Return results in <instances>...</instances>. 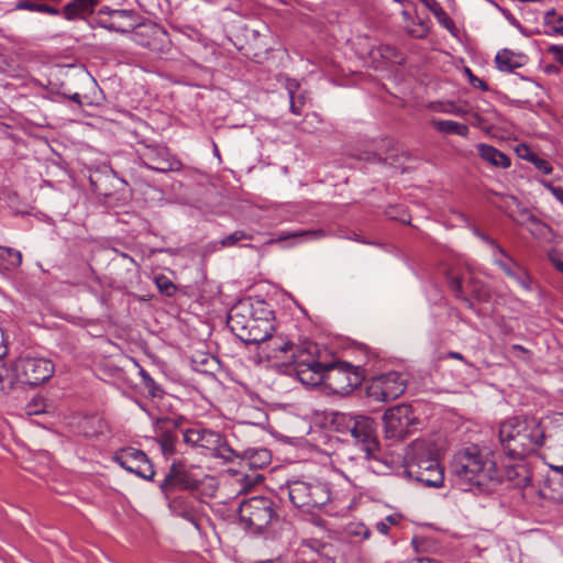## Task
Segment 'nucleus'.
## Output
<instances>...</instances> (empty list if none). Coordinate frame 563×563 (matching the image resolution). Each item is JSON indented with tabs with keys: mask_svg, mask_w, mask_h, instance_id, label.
<instances>
[{
	"mask_svg": "<svg viewBox=\"0 0 563 563\" xmlns=\"http://www.w3.org/2000/svg\"><path fill=\"white\" fill-rule=\"evenodd\" d=\"M13 372L21 384L37 386L53 376L55 366L48 358L22 355L13 363Z\"/></svg>",
	"mask_w": 563,
	"mask_h": 563,
	"instance_id": "f8f14e48",
	"label": "nucleus"
},
{
	"mask_svg": "<svg viewBox=\"0 0 563 563\" xmlns=\"http://www.w3.org/2000/svg\"><path fill=\"white\" fill-rule=\"evenodd\" d=\"M77 432L86 438H96L109 430L108 422L97 415L81 417L76 426Z\"/></svg>",
	"mask_w": 563,
	"mask_h": 563,
	"instance_id": "a211bd4d",
	"label": "nucleus"
},
{
	"mask_svg": "<svg viewBox=\"0 0 563 563\" xmlns=\"http://www.w3.org/2000/svg\"><path fill=\"white\" fill-rule=\"evenodd\" d=\"M46 408L47 406L43 399L34 398L25 406V413L27 416H37L47 412Z\"/></svg>",
	"mask_w": 563,
	"mask_h": 563,
	"instance_id": "4c0bfd02",
	"label": "nucleus"
},
{
	"mask_svg": "<svg viewBox=\"0 0 563 563\" xmlns=\"http://www.w3.org/2000/svg\"><path fill=\"white\" fill-rule=\"evenodd\" d=\"M428 8L431 10V12L435 15L437 7H441L440 3L435 0H430L427 2Z\"/></svg>",
	"mask_w": 563,
	"mask_h": 563,
	"instance_id": "4d7b16f0",
	"label": "nucleus"
},
{
	"mask_svg": "<svg viewBox=\"0 0 563 563\" xmlns=\"http://www.w3.org/2000/svg\"><path fill=\"white\" fill-rule=\"evenodd\" d=\"M511 349H512V350H515V351H520V352H522V353H528V350H527V349H525V347H523L522 345H520V344H514V345L511 346Z\"/></svg>",
	"mask_w": 563,
	"mask_h": 563,
	"instance_id": "052dcab7",
	"label": "nucleus"
},
{
	"mask_svg": "<svg viewBox=\"0 0 563 563\" xmlns=\"http://www.w3.org/2000/svg\"><path fill=\"white\" fill-rule=\"evenodd\" d=\"M261 353L267 358L283 360L286 361L287 357H284L287 353H291L294 350V344L285 341L280 336H271L267 341L260 346Z\"/></svg>",
	"mask_w": 563,
	"mask_h": 563,
	"instance_id": "6ab92c4d",
	"label": "nucleus"
},
{
	"mask_svg": "<svg viewBox=\"0 0 563 563\" xmlns=\"http://www.w3.org/2000/svg\"><path fill=\"white\" fill-rule=\"evenodd\" d=\"M218 440V433L201 428H190L184 432V441L194 446L208 448L210 444L217 443Z\"/></svg>",
	"mask_w": 563,
	"mask_h": 563,
	"instance_id": "4be33fe9",
	"label": "nucleus"
},
{
	"mask_svg": "<svg viewBox=\"0 0 563 563\" xmlns=\"http://www.w3.org/2000/svg\"><path fill=\"white\" fill-rule=\"evenodd\" d=\"M113 460L122 468L143 479L152 481L155 475L151 461L141 450L134 448L122 449L114 455Z\"/></svg>",
	"mask_w": 563,
	"mask_h": 563,
	"instance_id": "4468645a",
	"label": "nucleus"
},
{
	"mask_svg": "<svg viewBox=\"0 0 563 563\" xmlns=\"http://www.w3.org/2000/svg\"><path fill=\"white\" fill-rule=\"evenodd\" d=\"M385 521L388 523V526H395L399 522V517L396 515H389L385 518Z\"/></svg>",
	"mask_w": 563,
	"mask_h": 563,
	"instance_id": "6e6d98bb",
	"label": "nucleus"
},
{
	"mask_svg": "<svg viewBox=\"0 0 563 563\" xmlns=\"http://www.w3.org/2000/svg\"><path fill=\"white\" fill-rule=\"evenodd\" d=\"M448 279L450 284V288L455 294L457 298L463 299L468 306H471V301L463 296V277L454 275L452 272L448 273Z\"/></svg>",
	"mask_w": 563,
	"mask_h": 563,
	"instance_id": "72a5a7b5",
	"label": "nucleus"
},
{
	"mask_svg": "<svg viewBox=\"0 0 563 563\" xmlns=\"http://www.w3.org/2000/svg\"><path fill=\"white\" fill-rule=\"evenodd\" d=\"M435 19L438 23L448 30L451 34L455 35L456 26L454 21L449 16V14L443 10L442 7H437Z\"/></svg>",
	"mask_w": 563,
	"mask_h": 563,
	"instance_id": "c9c22d12",
	"label": "nucleus"
},
{
	"mask_svg": "<svg viewBox=\"0 0 563 563\" xmlns=\"http://www.w3.org/2000/svg\"><path fill=\"white\" fill-rule=\"evenodd\" d=\"M441 448L434 438L412 441L405 450V474L426 487L439 488L444 484V471L440 464Z\"/></svg>",
	"mask_w": 563,
	"mask_h": 563,
	"instance_id": "f03ea898",
	"label": "nucleus"
},
{
	"mask_svg": "<svg viewBox=\"0 0 563 563\" xmlns=\"http://www.w3.org/2000/svg\"><path fill=\"white\" fill-rule=\"evenodd\" d=\"M514 205L517 206V211H510L508 216L519 225L526 227L531 221L534 214L527 208L521 207L516 198H511Z\"/></svg>",
	"mask_w": 563,
	"mask_h": 563,
	"instance_id": "c756f323",
	"label": "nucleus"
},
{
	"mask_svg": "<svg viewBox=\"0 0 563 563\" xmlns=\"http://www.w3.org/2000/svg\"><path fill=\"white\" fill-rule=\"evenodd\" d=\"M321 376V384L334 394L346 395L361 385L363 371L346 362H328Z\"/></svg>",
	"mask_w": 563,
	"mask_h": 563,
	"instance_id": "1a4fd4ad",
	"label": "nucleus"
},
{
	"mask_svg": "<svg viewBox=\"0 0 563 563\" xmlns=\"http://www.w3.org/2000/svg\"><path fill=\"white\" fill-rule=\"evenodd\" d=\"M213 154H214V156H217L220 159V152H219L217 144H213Z\"/></svg>",
	"mask_w": 563,
	"mask_h": 563,
	"instance_id": "0e129e2a",
	"label": "nucleus"
},
{
	"mask_svg": "<svg viewBox=\"0 0 563 563\" xmlns=\"http://www.w3.org/2000/svg\"><path fill=\"white\" fill-rule=\"evenodd\" d=\"M286 88H287L289 100H290V111H291V113L299 115L300 108L297 107V102H296V98H295V93H296L297 89L299 88V84L297 80H288Z\"/></svg>",
	"mask_w": 563,
	"mask_h": 563,
	"instance_id": "58836bf2",
	"label": "nucleus"
},
{
	"mask_svg": "<svg viewBox=\"0 0 563 563\" xmlns=\"http://www.w3.org/2000/svg\"><path fill=\"white\" fill-rule=\"evenodd\" d=\"M241 457L253 468H262L271 462V453L265 449H247Z\"/></svg>",
	"mask_w": 563,
	"mask_h": 563,
	"instance_id": "393cba45",
	"label": "nucleus"
},
{
	"mask_svg": "<svg viewBox=\"0 0 563 563\" xmlns=\"http://www.w3.org/2000/svg\"><path fill=\"white\" fill-rule=\"evenodd\" d=\"M408 33L416 38H423L429 33V24L427 21H419L413 27H408Z\"/></svg>",
	"mask_w": 563,
	"mask_h": 563,
	"instance_id": "79ce46f5",
	"label": "nucleus"
},
{
	"mask_svg": "<svg viewBox=\"0 0 563 563\" xmlns=\"http://www.w3.org/2000/svg\"><path fill=\"white\" fill-rule=\"evenodd\" d=\"M19 8L26 9L34 12L47 13L51 15H58L60 11L57 8L35 2V1H24L19 4Z\"/></svg>",
	"mask_w": 563,
	"mask_h": 563,
	"instance_id": "2f4dec72",
	"label": "nucleus"
},
{
	"mask_svg": "<svg viewBox=\"0 0 563 563\" xmlns=\"http://www.w3.org/2000/svg\"><path fill=\"white\" fill-rule=\"evenodd\" d=\"M102 27L120 33H128L135 29L137 19L131 10H112L106 18H101Z\"/></svg>",
	"mask_w": 563,
	"mask_h": 563,
	"instance_id": "dca6fc26",
	"label": "nucleus"
},
{
	"mask_svg": "<svg viewBox=\"0 0 563 563\" xmlns=\"http://www.w3.org/2000/svg\"><path fill=\"white\" fill-rule=\"evenodd\" d=\"M150 35V34H153V35H161V36H165V32L155 27V26H151V27H145L143 31H140V32H135V37L139 36V35Z\"/></svg>",
	"mask_w": 563,
	"mask_h": 563,
	"instance_id": "09e8293b",
	"label": "nucleus"
},
{
	"mask_svg": "<svg viewBox=\"0 0 563 563\" xmlns=\"http://www.w3.org/2000/svg\"><path fill=\"white\" fill-rule=\"evenodd\" d=\"M452 470L460 483L476 486L482 492L493 489L503 478V473L497 467L493 454L476 445L457 452Z\"/></svg>",
	"mask_w": 563,
	"mask_h": 563,
	"instance_id": "f257e3e1",
	"label": "nucleus"
},
{
	"mask_svg": "<svg viewBox=\"0 0 563 563\" xmlns=\"http://www.w3.org/2000/svg\"><path fill=\"white\" fill-rule=\"evenodd\" d=\"M407 388L402 373L388 372L374 377L367 388L369 397L376 401H390L401 396Z\"/></svg>",
	"mask_w": 563,
	"mask_h": 563,
	"instance_id": "ddd939ff",
	"label": "nucleus"
},
{
	"mask_svg": "<svg viewBox=\"0 0 563 563\" xmlns=\"http://www.w3.org/2000/svg\"><path fill=\"white\" fill-rule=\"evenodd\" d=\"M499 441L509 456L522 459L544 444L545 430L534 417H511L500 424Z\"/></svg>",
	"mask_w": 563,
	"mask_h": 563,
	"instance_id": "20e7f679",
	"label": "nucleus"
},
{
	"mask_svg": "<svg viewBox=\"0 0 563 563\" xmlns=\"http://www.w3.org/2000/svg\"><path fill=\"white\" fill-rule=\"evenodd\" d=\"M449 356L452 357V358L460 360V361L464 360L463 355L461 353H459V352H450Z\"/></svg>",
	"mask_w": 563,
	"mask_h": 563,
	"instance_id": "bf43d9fd",
	"label": "nucleus"
},
{
	"mask_svg": "<svg viewBox=\"0 0 563 563\" xmlns=\"http://www.w3.org/2000/svg\"><path fill=\"white\" fill-rule=\"evenodd\" d=\"M438 131L446 134H456L466 136L470 132L468 126L452 120H438L433 122Z\"/></svg>",
	"mask_w": 563,
	"mask_h": 563,
	"instance_id": "cd10ccee",
	"label": "nucleus"
},
{
	"mask_svg": "<svg viewBox=\"0 0 563 563\" xmlns=\"http://www.w3.org/2000/svg\"><path fill=\"white\" fill-rule=\"evenodd\" d=\"M527 63V55L509 48L499 49L495 56L496 68L501 73H514L516 69L526 66Z\"/></svg>",
	"mask_w": 563,
	"mask_h": 563,
	"instance_id": "f3484780",
	"label": "nucleus"
},
{
	"mask_svg": "<svg viewBox=\"0 0 563 563\" xmlns=\"http://www.w3.org/2000/svg\"><path fill=\"white\" fill-rule=\"evenodd\" d=\"M298 379L308 386H317L322 382L321 374L328 362L322 361V355L317 344L302 343L290 353Z\"/></svg>",
	"mask_w": 563,
	"mask_h": 563,
	"instance_id": "6e6552de",
	"label": "nucleus"
},
{
	"mask_svg": "<svg viewBox=\"0 0 563 563\" xmlns=\"http://www.w3.org/2000/svg\"><path fill=\"white\" fill-rule=\"evenodd\" d=\"M169 509L176 516H179L195 523V511L189 500L184 497H176L169 501Z\"/></svg>",
	"mask_w": 563,
	"mask_h": 563,
	"instance_id": "a878e982",
	"label": "nucleus"
},
{
	"mask_svg": "<svg viewBox=\"0 0 563 563\" xmlns=\"http://www.w3.org/2000/svg\"><path fill=\"white\" fill-rule=\"evenodd\" d=\"M525 228L537 239H545L551 232V228L536 216Z\"/></svg>",
	"mask_w": 563,
	"mask_h": 563,
	"instance_id": "7c9ffc66",
	"label": "nucleus"
},
{
	"mask_svg": "<svg viewBox=\"0 0 563 563\" xmlns=\"http://www.w3.org/2000/svg\"><path fill=\"white\" fill-rule=\"evenodd\" d=\"M550 261L553 264V266L563 274V261L553 255H550Z\"/></svg>",
	"mask_w": 563,
	"mask_h": 563,
	"instance_id": "864d4df0",
	"label": "nucleus"
},
{
	"mask_svg": "<svg viewBox=\"0 0 563 563\" xmlns=\"http://www.w3.org/2000/svg\"><path fill=\"white\" fill-rule=\"evenodd\" d=\"M147 158L150 162H147L145 164L150 169L161 172V173H166L172 169V164L165 158H151V157H147Z\"/></svg>",
	"mask_w": 563,
	"mask_h": 563,
	"instance_id": "ea45409f",
	"label": "nucleus"
},
{
	"mask_svg": "<svg viewBox=\"0 0 563 563\" xmlns=\"http://www.w3.org/2000/svg\"><path fill=\"white\" fill-rule=\"evenodd\" d=\"M517 155L529 163L534 158L537 153H534L527 144H518L515 148Z\"/></svg>",
	"mask_w": 563,
	"mask_h": 563,
	"instance_id": "c03bdc74",
	"label": "nucleus"
},
{
	"mask_svg": "<svg viewBox=\"0 0 563 563\" xmlns=\"http://www.w3.org/2000/svg\"><path fill=\"white\" fill-rule=\"evenodd\" d=\"M466 74L468 75L470 82L474 88H478L483 91L488 90V86L486 85V82L484 80H482L481 78L474 76L468 68H466Z\"/></svg>",
	"mask_w": 563,
	"mask_h": 563,
	"instance_id": "a18cd8bd",
	"label": "nucleus"
},
{
	"mask_svg": "<svg viewBox=\"0 0 563 563\" xmlns=\"http://www.w3.org/2000/svg\"><path fill=\"white\" fill-rule=\"evenodd\" d=\"M141 45L143 46H148V47H153V44L151 42H140Z\"/></svg>",
	"mask_w": 563,
	"mask_h": 563,
	"instance_id": "338daca9",
	"label": "nucleus"
},
{
	"mask_svg": "<svg viewBox=\"0 0 563 563\" xmlns=\"http://www.w3.org/2000/svg\"><path fill=\"white\" fill-rule=\"evenodd\" d=\"M478 156L489 165L498 168H508L511 164L510 158L493 145L479 143L476 145Z\"/></svg>",
	"mask_w": 563,
	"mask_h": 563,
	"instance_id": "412c9836",
	"label": "nucleus"
},
{
	"mask_svg": "<svg viewBox=\"0 0 563 563\" xmlns=\"http://www.w3.org/2000/svg\"><path fill=\"white\" fill-rule=\"evenodd\" d=\"M552 29L554 33L563 36V15L554 21Z\"/></svg>",
	"mask_w": 563,
	"mask_h": 563,
	"instance_id": "603ef678",
	"label": "nucleus"
},
{
	"mask_svg": "<svg viewBox=\"0 0 563 563\" xmlns=\"http://www.w3.org/2000/svg\"><path fill=\"white\" fill-rule=\"evenodd\" d=\"M8 347L4 341V335L0 329V360L7 354ZM13 385V380L10 376V369L0 363V394L10 389Z\"/></svg>",
	"mask_w": 563,
	"mask_h": 563,
	"instance_id": "bb28decb",
	"label": "nucleus"
},
{
	"mask_svg": "<svg viewBox=\"0 0 563 563\" xmlns=\"http://www.w3.org/2000/svg\"><path fill=\"white\" fill-rule=\"evenodd\" d=\"M416 563H441L438 560L430 559V558H419L416 560Z\"/></svg>",
	"mask_w": 563,
	"mask_h": 563,
	"instance_id": "13d9d810",
	"label": "nucleus"
},
{
	"mask_svg": "<svg viewBox=\"0 0 563 563\" xmlns=\"http://www.w3.org/2000/svg\"><path fill=\"white\" fill-rule=\"evenodd\" d=\"M239 516L245 528L258 533L275 518L274 503L268 497L253 496L240 504Z\"/></svg>",
	"mask_w": 563,
	"mask_h": 563,
	"instance_id": "9d476101",
	"label": "nucleus"
},
{
	"mask_svg": "<svg viewBox=\"0 0 563 563\" xmlns=\"http://www.w3.org/2000/svg\"><path fill=\"white\" fill-rule=\"evenodd\" d=\"M379 52H380L382 57H384L386 59H391L397 55V49L395 47L388 46V45L382 46L379 48Z\"/></svg>",
	"mask_w": 563,
	"mask_h": 563,
	"instance_id": "de8ad7c7",
	"label": "nucleus"
},
{
	"mask_svg": "<svg viewBox=\"0 0 563 563\" xmlns=\"http://www.w3.org/2000/svg\"><path fill=\"white\" fill-rule=\"evenodd\" d=\"M539 184L543 186L553 197L563 206V188L553 186L552 183L545 179H539Z\"/></svg>",
	"mask_w": 563,
	"mask_h": 563,
	"instance_id": "37998d69",
	"label": "nucleus"
},
{
	"mask_svg": "<svg viewBox=\"0 0 563 563\" xmlns=\"http://www.w3.org/2000/svg\"><path fill=\"white\" fill-rule=\"evenodd\" d=\"M159 487L166 497L176 489L194 490L212 497L218 490V481L201 466L179 460L173 462Z\"/></svg>",
	"mask_w": 563,
	"mask_h": 563,
	"instance_id": "39448f33",
	"label": "nucleus"
},
{
	"mask_svg": "<svg viewBox=\"0 0 563 563\" xmlns=\"http://www.w3.org/2000/svg\"><path fill=\"white\" fill-rule=\"evenodd\" d=\"M70 99H71L73 101L77 102V103H80V102H81V101H80V95H79V93H77V92H76V93H74V95H71V96H70Z\"/></svg>",
	"mask_w": 563,
	"mask_h": 563,
	"instance_id": "e2e57ef3",
	"label": "nucleus"
},
{
	"mask_svg": "<svg viewBox=\"0 0 563 563\" xmlns=\"http://www.w3.org/2000/svg\"><path fill=\"white\" fill-rule=\"evenodd\" d=\"M514 205L517 206V211H510L508 216L519 225L526 227L531 221L534 214L527 208L521 207L516 198H511Z\"/></svg>",
	"mask_w": 563,
	"mask_h": 563,
	"instance_id": "c85d7f7f",
	"label": "nucleus"
},
{
	"mask_svg": "<svg viewBox=\"0 0 563 563\" xmlns=\"http://www.w3.org/2000/svg\"><path fill=\"white\" fill-rule=\"evenodd\" d=\"M545 439L552 441L554 446L563 448V413L550 417Z\"/></svg>",
	"mask_w": 563,
	"mask_h": 563,
	"instance_id": "b1692460",
	"label": "nucleus"
},
{
	"mask_svg": "<svg viewBox=\"0 0 563 563\" xmlns=\"http://www.w3.org/2000/svg\"><path fill=\"white\" fill-rule=\"evenodd\" d=\"M301 235H307L310 239H319V238L323 236L324 233L321 230H316V231H302V232H297V233L292 234V236H301Z\"/></svg>",
	"mask_w": 563,
	"mask_h": 563,
	"instance_id": "8fccbe9b",
	"label": "nucleus"
},
{
	"mask_svg": "<svg viewBox=\"0 0 563 563\" xmlns=\"http://www.w3.org/2000/svg\"><path fill=\"white\" fill-rule=\"evenodd\" d=\"M244 240H252V235L245 233L244 231L238 230V231H234L233 233L224 236L220 241V244L222 247H231Z\"/></svg>",
	"mask_w": 563,
	"mask_h": 563,
	"instance_id": "f704fd0d",
	"label": "nucleus"
},
{
	"mask_svg": "<svg viewBox=\"0 0 563 563\" xmlns=\"http://www.w3.org/2000/svg\"><path fill=\"white\" fill-rule=\"evenodd\" d=\"M531 164L543 175H550L553 172L552 164L538 154L531 161Z\"/></svg>",
	"mask_w": 563,
	"mask_h": 563,
	"instance_id": "a19ab883",
	"label": "nucleus"
},
{
	"mask_svg": "<svg viewBox=\"0 0 563 563\" xmlns=\"http://www.w3.org/2000/svg\"><path fill=\"white\" fill-rule=\"evenodd\" d=\"M363 530H364V531H363V538H364V539H367V538L369 537L371 532H369V530H368V529H366V528H363Z\"/></svg>",
	"mask_w": 563,
	"mask_h": 563,
	"instance_id": "69168bd1",
	"label": "nucleus"
},
{
	"mask_svg": "<svg viewBox=\"0 0 563 563\" xmlns=\"http://www.w3.org/2000/svg\"><path fill=\"white\" fill-rule=\"evenodd\" d=\"M338 432L350 434L364 453V459L377 457L378 441L375 432V422L367 416L336 415L334 420Z\"/></svg>",
	"mask_w": 563,
	"mask_h": 563,
	"instance_id": "423d86ee",
	"label": "nucleus"
},
{
	"mask_svg": "<svg viewBox=\"0 0 563 563\" xmlns=\"http://www.w3.org/2000/svg\"><path fill=\"white\" fill-rule=\"evenodd\" d=\"M492 256L494 264L497 265L509 278L516 280L523 288H529L527 274L523 267L500 245L496 246Z\"/></svg>",
	"mask_w": 563,
	"mask_h": 563,
	"instance_id": "2eb2a0df",
	"label": "nucleus"
},
{
	"mask_svg": "<svg viewBox=\"0 0 563 563\" xmlns=\"http://www.w3.org/2000/svg\"><path fill=\"white\" fill-rule=\"evenodd\" d=\"M376 529L382 534H387L389 531V526L385 520H383L376 523Z\"/></svg>",
	"mask_w": 563,
	"mask_h": 563,
	"instance_id": "5fc2aeb1",
	"label": "nucleus"
},
{
	"mask_svg": "<svg viewBox=\"0 0 563 563\" xmlns=\"http://www.w3.org/2000/svg\"><path fill=\"white\" fill-rule=\"evenodd\" d=\"M139 374L142 378V383L145 388L148 390L152 397H157L162 395L161 387L155 383V380L151 377V375L142 367H140Z\"/></svg>",
	"mask_w": 563,
	"mask_h": 563,
	"instance_id": "473e14b6",
	"label": "nucleus"
},
{
	"mask_svg": "<svg viewBox=\"0 0 563 563\" xmlns=\"http://www.w3.org/2000/svg\"><path fill=\"white\" fill-rule=\"evenodd\" d=\"M156 429H163L166 427L167 431H163L158 434V444L161 448L162 453L168 457L175 453V443H176V437L168 431V429L177 428V423L174 419L169 418H162L157 419L155 422Z\"/></svg>",
	"mask_w": 563,
	"mask_h": 563,
	"instance_id": "aec40b11",
	"label": "nucleus"
},
{
	"mask_svg": "<svg viewBox=\"0 0 563 563\" xmlns=\"http://www.w3.org/2000/svg\"><path fill=\"white\" fill-rule=\"evenodd\" d=\"M273 311L262 300L254 303L241 302L228 317V323L235 336L245 344H264L274 331Z\"/></svg>",
	"mask_w": 563,
	"mask_h": 563,
	"instance_id": "7ed1b4c3",
	"label": "nucleus"
},
{
	"mask_svg": "<svg viewBox=\"0 0 563 563\" xmlns=\"http://www.w3.org/2000/svg\"><path fill=\"white\" fill-rule=\"evenodd\" d=\"M387 439L404 440L417 430L419 420L410 405L400 404L387 409L383 416Z\"/></svg>",
	"mask_w": 563,
	"mask_h": 563,
	"instance_id": "9b49d317",
	"label": "nucleus"
},
{
	"mask_svg": "<svg viewBox=\"0 0 563 563\" xmlns=\"http://www.w3.org/2000/svg\"><path fill=\"white\" fill-rule=\"evenodd\" d=\"M4 251L8 253L10 263L13 266L21 265V263H22V254H21L20 251H16V250H13V249H10V247L4 249Z\"/></svg>",
	"mask_w": 563,
	"mask_h": 563,
	"instance_id": "49530a36",
	"label": "nucleus"
},
{
	"mask_svg": "<svg viewBox=\"0 0 563 563\" xmlns=\"http://www.w3.org/2000/svg\"><path fill=\"white\" fill-rule=\"evenodd\" d=\"M475 234H476L481 240H483L484 242H486L487 244H489V245L492 246L493 251H494V250H496V246H499V244H498L495 240H493L492 238H489L488 235H486V234H484V233H481V232H478V231H475Z\"/></svg>",
	"mask_w": 563,
	"mask_h": 563,
	"instance_id": "3c124183",
	"label": "nucleus"
},
{
	"mask_svg": "<svg viewBox=\"0 0 563 563\" xmlns=\"http://www.w3.org/2000/svg\"><path fill=\"white\" fill-rule=\"evenodd\" d=\"M99 0H70L63 8V15L68 21L84 18L93 12Z\"/></svg>",
	"mask_w": 563,
	"mask_h": 563,
	"instance_id": "5701e85b",
	"label": "nucleus"
},
{
	"mask_svg": "<svg viewBox=\"0 0 563 563\" xmlns=\"http://www.w3.org/2000/svg\"><path fill=\"white\" fill-rule=\"evenodd\" d=\"M550 51H551V52H559V47H558V46H552V47L550 48Z\"/></svg>",
	"mask_w": 563,
	"mask_h": 563,
	"instance_id": "774afa93",
	"label": "nucleus"
},
{
	"mask_svg": "<svg viewBox=\"0 0 563 563\" xmlns=\"http://www.w3.org/2000/svg\"><path fill=\"white\" fill-rule=\"evenodd\" d=\"M291 504L307 512L320 509L332 500L328 483L318 479H296L288 483Z\"/></svg>",
	"mask_w": 563,
	"mask_h": 563,
	"instance_id": "0eeeda50",
	"label": "nucleus"
},
{
	"mask_svg": "<svg viewBox=\"0 0 563 563\" xmlns=\"http://www.w3.org/2000/svg\"><path fill=\"white\" fill-rule=\"evenodd\" d=\"M296 102H297V107H299V108H300V111H301V110H302V107H303V104H305V100H303V98H302V97H298V98L296 99Z\"/></svg>",
	"mask_w": 563,
	"mask_h": 563,
	"instance_id": "680f3d73",
	"label": "nucleus"
},
{
	"mask_svg": "<svg viewBox=\"0 0 563 563\" xmlns=\"http://www.w3.org/2000/svg\"><path fill=\"white\" fill-rule=\"evenodd\" d=\"M155 284L157 286V288L159 289V291L162 294H164L165 296H173L176 291V286L173 284V282L164 276V275H161V276H157L155 278Z\"/></svg>",
	"mask_w": 563,
	"mask_h": 563,
	"instance_id": "e433bc0d",
	"label": "nucleus"
}]
</instances>
